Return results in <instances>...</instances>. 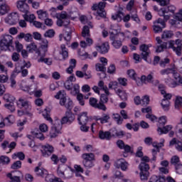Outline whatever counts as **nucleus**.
Masks as SVG:
<instances>
[{
	"mask_svg": "<svg viewBox=\"0 0 182 182\" xmlns=\"http://www.w3.org/2000/svg\"><path fill=\"white\" fill-rule=\"evenodd\" d=\"M23 18L25 21H26L27 22H30L31 23H33L35 21V19H36V17L35 16L34 14H30V15L25 14L23 15Z\"/></svg>",
	"mask_w": 182,
	"mask_h": 182,
	"instance_id": "79ce46f5",
	"label": "nucleus"
},
{
	"mask_svg": "<svg viewBox=\"0 0 182 182\" xmlns=\"http://www.w3.org/2000/svg\"><path fill=\"white\" fill-rule=\"evenodd\" d=\"M10 161L11 159L6 156H1L0 157V163H1V164H9Z\"/></svg>",
	"mask_w": 182,
	"mask_h": 182,
	"instance_id": "bf43d9fd",
	"label": "nucleus"
},
{
	"mask_svg": "<svg viewBox=\"0 0 182 182\" xmlns=\"http://www.w3.org/2000/svg\"><path fill=\"white\" fill-rule=\"evenodd\" d=\"M110 94H102L100 96V103H102V105H105V103H107L109 102V95Z\"/></svg>",
	"mask_w": 182,
	"mask_h": 182,
	"instance_id": "de8ad7c7",
	"label": "nucleus"
},
{
	"mask_svg": "<svg viewBox=\"0 0 182 182\" xmlns=\"http://www.w3.org/2000/svg\"><path fill=\"white\" fill-rule=\"evenodd\" d=\"M17 106L18 107H23L26 110H28V112L32 109V104L31 102L23 100V98H19L18 101L17 102Z\"/></svg>",
	"mask_w": 182,
	"mask_h": 182,
	"instance_id": "dca6fc26",
	"label": "nucleus"
},
{
	"mask_svg": "<svg viewBox=\"0 0 182 182\" xmlns=\"http://www.w3.org/2000/svg\"><path fill=\"white\" fill-rule=\"evenodd\" d=\"M76 63L77 61L75 58H72L70 60L69 62V67L66 69V73H68L69 75H72L73 73V70L75 68H76Z\"/></svg>",
	"mask_w": 182,
	"mask_h": 182,
	"instance_id": "a878e982",
	"label": "nucleus"
},
{
	"mask_svg": "<svg viewBox=\"0 0 182 182\" xmlns=\"http://www.w3.org/2000/svg\"><path fill=\"white\" fill-rule=\"evenodd\" d=\"M113 119L117 122V124H123V118L119 114H113Z\"/></svg>",
	"mask_w": 182,
	"mask_h": 182,
	"instance_id": "8fccbe9b",
	"label": "nucleus"
},
{
	"mask_svg": "<svg viewBox=\"0 0 182 182\" xmlns=\"http://www.w3.org/2000/svg\"><path fill=\"white\" fill-rule=\"evenodd\" d=\"M98 86L100 87L101 90H104L105 93H107V95H110V92H109V88H107V86L105 85V82L102 80L98 82Z\"/></svg>",
	"mask_w": 182,
	"mask_h": 182,
	"instance_id": "58836bf2",
	"label": "nucleus"
},
{
	"mask_svg": "<svg viewBox=\"0 0 182 182\" xmlns=\"http://www.w3.org/2000/svg\"><path fill=\"white\" fill-rule=\"evenodd\" d=\"M26 0H19L17 1V8L21 12L28 14L29 11V6L26 3Z\"/></svg>",
	"mask_w": 182,
	"mask_h": 182,
	"instance_id": "aec40b11",
	"label": "nucleus"
},
{
	"mask_svg": "<svg viewBox=\"0 0 182 182\" xmlns=\"http://www.w3.org/2000/svg\"><path fill=\"white\" fill-rule=\"evenodd\" d=\"M115 93L119 96L121 100H127V92H126V90L118 88L115 90Z\"/></svg>",
	"mask_w": 182,
	"mask_h": 182,
	"instance_id": "bb28decb",
	"label": "nucleus"
},
{
	"mask_svg": "<svg viewBox=\"0 0 182 182\" xmlns=\"http://www.w3.org/2000/svg\"><path fill=\"white\" fill-rule=\"evenodd\" d=\"M21 167H22V162L21 161H16L11 165V168L18 170V168H21Z\"/></svg>",
	"mask_w": 182,
	"mask_h": 182,
	"instance_id": "13d9d810",
	"label": "nucleus"
},
{
	"mask_svg": "<svg viewBox=\"0 0 182 182\" xmlns=\"http://www.w3.org/2000/svg\"><path fill=\"white\" fill-rule=\"evenodd\" d=\"M173 146H175V148L178 151H182L181 141L177 140L176 138H173L169 142V147H173Z\"/></svg>",
	"mask_w": 182,
	"mask_h": 182,
	"instance_id": "412c9836",
	"label": "nucleus"
},
{
	"mask_svg": "<svg viewBox=\"0 0 182 182\" xmlns=\"http://www.w3.org/2000/svg\"><path fill=\"white\" fill-rule=\"evenodd\" d=\"M77 120L79 124H87L89 122V117H87V112H82L79 114Z\"/></svg>",
	"mask_w": 182,
	"mask_h": 182,
	"instance_id": "393cba45",
	"label": "nucleus"
},
{
	"mask_svg": "<svg viewBox=\"0 0 182 182\" xmlns=\"http://www.w3.org/2000/svg\"><path fill=\"white\" fill-rule=\"evenodd\" d=\"M96 50L101 53L102 55H105L109 52V50L110 49V46H109V43L105 42L103 43L101 45H97L95 46Z\"/></svg>",
	"mask_w": 182,
	"mask_h": 182,
	"instance_id": "6ab92c4d",
	"label": "nucleus"
},
{
	"mask_svg": "<svg viewBox=\"0 0 182 182\" xmlns=\"http://www.w3.org/2000/svg\"><path fill=\"white\" fill-rule=\"evenodd\" d=\"M161 75H173V77L175 75L177 74V71L176 70V68H166L164 70H161L160 71Z\"/></svg>",
	"mask_w": 182,
	"mask_h": 182,
	"instance_id": "c756f323",
	"label": "nucleus"
},
{
	"mask_svg": "<svg viewBox=\"0 0 182 182\" xmlns=\"http://www.w3.org/2000/svg\"><path fill=\"white\" fill-rule=\"evenodd\" d=\"M37 14L38 16V19H41V21H45L49 16L48 12L43 10L38 11Z\"/></svg>",
	"mask_w": 182,
	"mask_h": 182,
	"instance_id": "c9c22d12",
	"label": "nucleus"
},
{
	"mask_svg": "<svg viewBox=\"0 0 182 182\" xmlns=\"http://www.w3.org/2000/svg\"><path fill=\"white\" fill-rule=\"evenodd\" d=\"M168 49H172L173 52L177 55V56H181L182 52V41L180 39H176L174 41H170L168 42Z\"/></svg>",
	"mask_w": 182,
	"mask_h": 182,
	"instance_id": "423d86ee",
	"label": "nucleus"
},
{
	"mask_svg": "<svg viewBox=\"0 0 182 182\" xmlns=\"http://www.w3.org/2000/svg\"><path fill=\"white\" fill-rule=\"evenodd\" d=\"M101 18H106V11H105V10H98L97 11L96 19L100 21Z\"/></svg>",
	"mask_w": 182,
	"mask_h": 182,
	"instance_id": "a18cd8bd",
	"label": "nucleus"
},
{
	"mask_svg": "<svg viewBox=\"0 0 182 182\" xmlns=\"http://www.w3.org/2000/svg\"><path fill=\"white\" fill-rule=\"evenodd\" d=\"M57 18V25L58 26H65V34H64V39L66 41L67 45H69L72 39V33L73 32V29L68 27L69 23H70V16L68 12L63 11H61L60 14H58L56 16Z\"/></svg>",
	"mask_w": 182,
	"mask_h": 182,
	"instance_id": "f03ea898",
	"label": "nucleus"
},
{
	"mask_svg": "<svg viewBox=\"0 0 182 182\" xmlns=\"http://www.w3.org/2000/svg\"><path fill=\"white\" fill-rule=\"evenodd\" d=\"M166 14H167V11H166L165 7L161 9L159 11V16H163L164 17L163 21H165V22H167L168 21V19H170V15Z\"/></svg>",
	"mask_w": 182,
	"mask_h": 182,
	"instance_id": "473e14b6",
	"label": "nucleus"
},
{
	"mask_svg": "<svg viewBox=\"0 0 182 182\" xmlns=\"http://www.w3.org/2000/svg\"><path fill=\"white\" fill-rule=\"evenodd\" d=\"M168 63H170V59L166 58L160 60L159 66H161V68H166Z\"/></svg>",
	"mask_w": 182,
	"mask_h": 182,
	"instance_id": "4d7b16f0",
	"label": "nucleus"
},
{
	"mask_svg": "<svg viewBox=\"0 0 182 182\" xmlns=\"http://www.w3.org/2000/svg\"><path fill=\"white\" fill-rule=\"evenodd\" d=\"M122 11L123 9L119 8V11L112 16V19L117 22H122V21H123V16H124V13H123Z\"/></svg>",
	"mask_w": 182,
	"mask_h": 182,
	"instance_id": "b1692460",
	"label": "nucleus"
},
{
	"mask_svg": "<svg viewBox=\"0 0 182 182\" xmlns=\"http://www.w3.org/2000/svg\"><path fill=\"white\" fill-rule=\"evenodd\" d=\"M159 127H161V126H164L167 123V117L162 116L159 119Z\"/></svg>",
	"mask_w": 182,
	"mask_h": 182,
	"instance_id": "e2e57ef3",
	"label": "nucleus"
},
{
	"mask_svg": "<svg viewBox=\"0 0 182 182\" xmlns=\"http://www.w3.org/2000/svg\"><path fill=\"white\" fill-rule=\"evenodd\" d=\"M119 85H121V86L126 87L127 86V79L124 77H119L117 79Z\"/></svg>",
	"mask_w": 182,
	"mask_h": 182,
	"instance_id": "0e129e2a",
	"label": "nucleus"
},
{
	"mask_svg": "<svg viewBox=\"0 0 182 182\" xmlns=\"http://www.w3.org/2000/svg\"><path fill=\"white\" fill-rule=\"evenodd\" d=\"M181 162L180 161V158L178 156H173L171 159V164L173 166H177V164H180Z\"/></svg>",
	"mask_w": 182,
	"mask_h": 182,
	"instance_id": "603ef678",
	"label": "nucleus"
},
{
	"mask_svg": "<svg viewBox=\"0 0 182 182\" xmlns=\"http://www.w3.org/2000/svg\"><path fill=\"white\" fill-rule=\"evenodd\" d=\"M17 157L19 160H25V154H23V152H18L16 154H14L12 156V159H14V160H16Z\"/></svg>",
	"mask_w": 182,
	"mask_h": 182,
	"instance_id": "3c124183",
	"label": "nucleus"
},
{
	"mask_svg": "<svg viewBox=\"0 0 182 182\" xmlns=\"http://www.w3.org/2000/svg\"><path fill=\"white\" fill-rule=\"evenodd\" d=\"M117 145L118 146L119 149H120L121 150H124L126 153H131V154H133V147L125 144L124 141H123L122 140H118L117 141Z\"/></svg>",
	"mask_w": 182,
	"mask_h": 182,
	"instance_id": "a211bd4d",
	"label": "nucleus"
},
{
	"mask_svg": "<svg viewBox=\"0 0 182 182\" xmlns=\"http://www.w3.org/2000/svg\"><path fill=\"white\" fill-rule=\"evenodd\" d=\"M90 29H93L92 23H89L87 26H84L82 31V36L86 40L87 46L93 45V40L90 38Z\"/></svg>",
	"mask_w": 182,
	"mask_h": 182,
	"instance_id": "39448f33",
	"label": "nucleus"
},
{
	"mask_svg": "<svg viewBox=\"0 0 182 182\" xmlns=\"http://www.w3.org/2000/svg\"><path fill=\"white\" fill-rule=\"evenodd\" d=\"M35 173L39 177H45V176H48V171L45 168H40L39 167H36Z\"/></svg>",
	"mask_w": 182,
	"mask_h": 182,
	"instance_id": "2f4dec72",
	"label": "nucleus"
},
{
	"mask_svg": "<svg viewBox=\"0 0 182 182\" xmlns=\"http://www.w3.org/2000/svg\"><path fill=\"white\" fill-rule=\"evenodd\" d=\"M166 11V14H168V12H171V14H174V12H176V6H174L173 5H170L168 6L167 7H164Z\"/></svg>",
	"mask_w": 182,
	"mask_h": 182,
	"instance_id": "69168bd1",
	"label": "nucleus"
},
{
	"mask_svg": "<svg viewBox=\"0 0 182 182\" xmlns=\"http://www.w3.org/2000/svg\"><path fill=\"white\" fill-rule=\"evenodd\" d=\"M97 99L95 97H90L89 100V105L91 106V107H93L94 109H98L99 110H103V112H106L107 110V107H106V105L102 102L98 103Z\"/></svg>",
	"mask_w": 182,
	"mask_h": 182,
	"instance_id": "9d476101",
	"label": "nucleus"
},
{
	"mask_svg": "<svg viewBox=\"0 0 182 182\" xmlns=\"http://www.w3.org/2000/svg\"><path fill=\"white\" fill-rule=\"evenodd\" d=\"M150 103V98L147 95H144L141 99V106H147Z\"/></svg>",
	"mask_w": 182,
	"mask_h": 182,
	"instance_id": "864d4df0",
	"label": "nucleus"
},
{
	"mask_svg": "<svg viewBox=\"0 0 182 182\" xmlns=\"http://www.w3.org/2000/svg\"><path fill=\"white\" fill-rule=\"evenodd\" d=\"M109 39L112 41V46L114 49H120V48L123 46L126 36L124 35V33L114 34L113 32H111Z\"/></svg>",
	"mask_w": 182,
	"mask_h": 182,
	"instance_id": "7ed1b4c3",
	"label": "nucleus"
},
{
	"mask_svg": "<svg viewBox=\"0 0 182 182\" xmlns=\"http://www.w3.org/2000/svg\"><path fill=\"white\" fill-rule=\"evenodd\" d=\"M14 38L11 35H6L0 41V50H6L12 45Z\"/></svg>",
	"mask_w": 182,
	"mask_h": 182,
	"instance_id": "1a4fd4ad",
	"label": "nucleus"
},
{
	"mask_svg": "<svg viewBox=\"0 0 182 182\" xmlns=\"http://www.w3.org/2000/svg\"><path fill=\"white\" fill-rule=\"evenodd\" d=\"M26 48L27 50L31 53L36 52V50H38V46H36V44H35V43H30L27 46Z\"/></svg>",
	"mask_w": 182,
	"mask_h": 182,
	"instance_id": "49530a36",
	"label": "nucleus"
},
{
	"mask_svg": "<svg viewBox=\"0 0 182 182\" xmlns=\"http://www.w3.org/2000/svg\"><path fill=\"white\" fill-rule=\"evenodd\" d=\"M139 50L141 52L140 55L141 57V59L145 60V62H147V59L150 56V53H151L149 46L146 44H141L139 46Z\"/></svg>",
	"mask_w": 182,
	"mask_h": 182,
	"instance_id": "f8f14e48",
	"label": "nucleus"
},
{
	"mask_svg": "<svg viewBox=\"0 0 182 182\" xmlns=\"http://www.w3.org/2000/svg\"><path fill=\"white\" fill-rule=\"evenodd\" d=\"M16 39H18V41H22V39H24L26 42H32V34L28 33H25L23 32L20 33L18 35L16 36Z\"/></svg>",
	"mask_w": 182,
	"mask_h": 182,
	"instance_id": "5701e85b",
	"label": "nucleus"
},
{
	"mask_svg": "<svg viewBox=\"0 0 182 182\" xmlns=\"http://www.w3.org/2000/svg\"><path fill=\"white\" fill-rule=\"evenodd\" d=\"M156 41L157 42L156 52L157 53H161V52H164V50L167 49V42H164L161 41V38H160V37H156Z\"/></svg>",
	"mask_w": 182,
	"mask_h": 182,
	"instance_id": "4468645a",
	"label": "nucleus"
},
{
	"mask_svg": "<svg viewBox=\"0 0 182 182\" xmlns=\"http://www.w3.org/2000/svg\"><path fill=\"white\" fill-rule=\"evenodd\" d=\"M4 107H6V109H8V110H10L11 113H14V112H15V105L14 104V102L5 104Z\"/></svg>",
	"mask_w": 182,
	"mask_h": 182,
	"instance_id": "6e6d98bb",
	"label": "nucleus"
},
{
	"mask_svg": "<svg viewBox=\"0 0 182 182\" xmlns=\"http://www.w3.org/2000/svg\"><path fill=\"white\" fill-rule=\"evenodd\" d=\"M45 38H53L55 36V31L50 29L44 33Z\"/></svg>",
	"mask_w": 182,
	"mask_h": 182,
	"instance_id": "680f3d73",
	"label": "nucleus"
},
{
	"mask_svg": "<svg viewBox=\"0 0 182 182\" xmlns=\"http://www.w3.org/2000/svg\"><path fill=\"white\" fill-rule=\"evenodd\" d=\"M33 136L36 137V139H39V140H45V136H43V134L41 132V131L38 130H34L32 132Z\"/></svg>",
	"mask_w": 182,
	"mask_h": 182,
	"instance_id": "37998d69",
	"label": "nucleus"
},
{
	"mask_svg": "<svg viewBox=\"0 0 182 182\" xmlns=\"http://www.w3.org/2000/svg\"><path fill=\"white\" fill-rule=\"evenodd\" d=\"M139 170H140V177L141 180H148L149 176L150 173L149 172V170H150V166L147 163L145 162H141V164L139 166Z\"/></svg>",
	"mask_w": 182,
	"mask_h": 182,
	"instance_id": "6e6552de",
	"label": "nucleus"
},
{
	"mask_svg": "<svg viewBox=\"0 0 182 182\" xmlns=\"http://www.w3.org/2000/svg\"><path fill=\"white\" fill-rule=\"evenodd\" d=\"M55 99H60V106H64L68 111H66L65 116L61 119L62 124H72L75 121V114L72 113L73 109V101L70 98H66V92L64 90L59 91L56 95Z\"/></svg>",
	"mask_w": 182,
	"mask_h": 182,
	"instance_id": "f257e3e1",
	"label": "nucleus"
},
{
	"mask_svg": "<svg viewBox=\"0 0 182 182\" xmlns=\"http://www.w3.org/2000/svg\"><path fill=\"white\" fill-rule=\"evenodd\" d=\"M110 120V115L109 114H102L101 117V124H105V123H109Z\"/></svg>",
	"mask_w": 182,
	"mask_h": 182,
	"instance_id": "09e8293b",
	"label": "nucleus"
},
{
	"mask_svg": "<svg viewBox=\"0 0 182 182\" xmlns=\"http://www.w3.org/2000/svg\"><path fill=\"white\" fill-rule=\"evenodd\" d=\"M60 55L63 56V59H68L69 58V52L68 51V48L65 44H62L60 46Z\"/></svg>",
	"mask_w": 182,
	"mask_h": 182,
	"instance_id": "c85d7f7f",
	"label": "nucleus"
},
{
	"mask_svg": "<svg viewBox=\"0 0 182 182\" xmlns=\"http://www.w3.org/2000/svg\"><path fill=\"white\" fill-rule=\"evenodd\" d=\"M83 95L82 93H80L77 95V100L79 102V105H80V106H85V100Z\"/></svg>",
	"mask_w": 182,
	"mask_h": 182,
	"instance_id": "052dcab7",
	"label": "nucleus"
},
{
	"mask_svg": "<svg viewBox=\"0 0 182 182\" xmlns=\"http://www.w3.org/2000/svg\"><path fill=\"white\" fill-rule=\"evenodd\" d=\"M114 166L117 168H121L122 171H127V168L129 167V163H127V161H126L124 159H117L114 162Z\"/></svg>",
	"mask_w": 182,
	"mask_h": 182,
	"instance_id": "2eb2a0df",
	"label": "nucleus"
},
{
	"mask_svg": "<svg viewBox=\"0 0 182 182\" xmlns=\"http://www.w3.org/2000/svg\"><path fill=\"white\" fill-rule=\"evenodd\" d=\"M174 35L171 31H164L161 35L162 39H170Z\"/></svg>",
	"mask_w": 182,
	"mask_h": 182,
	"instance_id": "ea45409f",
	"label": "nucleus"
},
{
	"mask_svg": "<svg viewBox=\"0 0 182 182\" xmlns=\"http://www.w3.org/2000/svg\"><path fill=\"white\" fill-rule=\"evenodd\" d=\"M153 180L155 181L154 182H166V177L164 176H153L152 177Z\"/></svg>",
	"mask_w": 182,
	"mask_h": 182,
	"instance_id": "338daca9",
	"label": "nucleus"
},
{
	"mask_svg": "<svg viewBox=\"0 0 182 182\" xmlns=\"http://www.w3.org/2000/svg\"><path fill=\"white\" fill-rule=\"evenodd\" d=\"M166 22L163 18H159L156 20H155L153 23L154 25H156V26L161 28L162 29H164L166 28Z\"/></svg>",
	"mask_w": 182,
	"mask_h": 182,
	"instance_id": "f704fd0d",
	"label": "nucleus"
},
{
	"mask_svg": "<svg viewBox=\"0 0 182 182\" xmlns=\"http://www.w3.org/2000/svg\"><path fill=\"white\" fill-rule=\"evenodd\" d=\"M9 12V6L6 0H0V15H5Z\"/></svg>",
	"mask_w": 182,
	"mask_h": 182,
	"instance_id": "4be33fe9",
	"label": "nucleus"
},
{
	"mask_svg": "<svg viewBox=\"0 0 182 182\" xmlns=\"http://www.w3.org/2000/svg\"><path fill=\"white\" fill-rule=\"evenodd\" d=\"M182 105V97H176V100L175 101V107L176 109H178L180 106Z\"/></svg>",
	"mask_w": 182,
	"mask_h": 182,
	"instance_id": "774afa93",
	"label": "nucleus"
},
{
	"mask_svg": "<svg viewBox=\"0 0 182 182\" xmlns=\"http://www.w3.org/2000/svg\"><path fill=\"white\" fill-rule=\"evenodd\" d=\"M83 166L87 168H92L95 167V154L93 153H85L82 155Z\"/></svg>",
	"mask_w": 182,
	"mask_h": 182,
	"instance_id": "20e7f679",
	"label": "nucleus"
},
{
	"mask_svg": "<svg viewBox=\"0 0 182 182\" xmlns=\"http://www.w3.org/2000/svg\"><path fill=\"white\" fill-rule=\"evenodd\" d=\"M41 151L43 157H49V156H52L55 149L52 145L46 144L41 146Z\"/></svg>",
	"mask_w": 182,
	"mask_h": 182,
	"instance_id": "ddd939ff",
	"label": "nucleus"
},
{
	"mask_svg": "<svg viewBox=\"0 0 182 182\" xmlns=\"http://www.w3.org/2000/svg\"><path fill=\"white\" fill-rule=\"evenodd\" d=\"M171 129H173L172 125H166L164 127H159L157 129V132L158 133H159V134H167V133H168V132H170Z\"/></svg>",
	"mask_w": 182,
	"mask_h": 182,
	"instance_id": "cd10ccee",
	"label": "nucleus"
},
{
	"mask_svg": "<svg viewBox=\"0 0 182 182\" xmlns=\"http://www.w3.org/2000/svg\"><path fill=\"white\" fill-rule=\"evenodd\" d=\"M7 177L11 180L9 182H21V177L17 176H12V173H11L7 174Z\"/></svg>",
	"mask_w": 182,
	"mask_h": 182,
	"instance_id": "c03bdc74",
	"label": "nucleus"
},
{
	"mask_svg": "<svg viewBox=\"0 0 182 182\" xmlns=\"http://www.w3.org/2000/svg\"><path fill=\"white\" fill-rule=\"evenodd\" d=\"M95 69L97 72H105L106 71V65L101 64V63H97L95 65Z\"/></svg>",
	"mask_w": 182,
	"mask_h": 182,
	"instance_id": "5fc2aeb1",
	"label": "nucleus"
},
{
	"mask_svg": "<svg viewBox=\"0 0 182 182\" xmlns=\"http://www.w3.org/2000/svg\"><path fill=\"white\" fill-rule=\"evenodd\" d=\"M162 109L165 112H168V109H170V101L168 100H162V102L161 103Z\"/></svg>",
	"mask_w": 182,
	"mask_h": 182,
	"instance_id": "4c0bfd02",
	"label": "nucleus"
},
{
	"mask_svg": "<svg viewBox=\"0 0 182 182\" xmlns=\"http://www.w3.org/2000/svg\"><path fill=\"white\" fill-rule=\"evenodd\" d=\"M57 173L59 177L63 178V180H70L73 177V171L70 168H68L65 170V171H62L60 168H58Z\"/></svg>",
	"mask_w": 182,
	"mask_h": 182,
	"instance_id": "9b49d317",
	"label": "nucleus"
},
{
	"mask_svg": "<svg viewBox=\"0 0 182 182\" xmlns=\"http://www.w3.org/2000/svg\"><path fill=\"white\" fill-rule=\"evenodd\" d=\"M19 21V16L16 13H11L6 19L5 22L9 25H16Z\"/></svg>",
	"mask_w": 182,
	"mask_h": 182,
	"instance_id": "f3484780",
	"label": "nucleus"
},
{
	"mask_svg": "<svg viewBox=\"0 0 182 182\" xmlns=\"http://www.w3.org/2000/svg\"><path fill=\"white\" fill-rule=\"evenodd\" d=\"M99 137L100 139H101V140H110L111 139L110 132L100 131Z\"/></svg>",
	"mask_w": 182,
	"mask_h": 182,
	"instance_id": "7c9ffc66",
	"label": "nucleus"
},
{
	"mask_svg": "<svg viewBox=\"0 0 182 182\" xmlns=\"http://www.w3.org/2000/svg\"><path fill=\"white\" fill-rule=\"evenodd\" d=\"M62 120H55L54 122L53 125L51 127V129L50 131V136L51 139H55V137H58V134H60V131L62 130Z\"/></svg>",
	"mask_w": 182,
	"mask_h": 182,
	"instance_id": "0eeeda50",
	"label": "nucleus"
},
{
	"mask_svg": "<svg viewBox=\"0 0 182 182\" xmlns=\"http://www.w3.org/2000/svg\"><path fill=\"white\" fill-rule=\"evenodd\" d=\"M153 73H151L149 75H148L147 76L146 75H142L141 77V82L142 83H146V82H147V83H151L153 82Z\"/></svg>",
	"mask_w": 182,
	"mask_h": 182,
	"instance_id": "72a5a7b5",
	"label": "nucleus"
},
{
	"mask_svg": "<svg viewBox=\"0 0 182 182\" xmlns=\"http://www.w3.org/2000/svg\"><path fill=\"white\" fill-rule=\"evenodd\" d=\"M3 99L7 102V103H12L15 102V97L11 95L10 94H5L3 97Z\"/></svg>",
	"mask_w": 182,
	"mask_h": 182,
	"instance_id": "a19ab883",
	"label": "nucleus"
},
{
	"mask_svg": "<svg viewBox=\"0 0 182 182\" xmlns=\"http://www.w3.org/2000/svg\"><path fill=\"white\" fill-rule=\"evenodd\" d=\"M70 90L73 96H76V95H78L80 94V87L79 86V84H75L73 87H71Z\"/></svg>",
	"mask_w": 182,
	"mask_h": 182,
	"instance_id": "e433bc0d",
	"label": "nucleus"
}]
</instances>
